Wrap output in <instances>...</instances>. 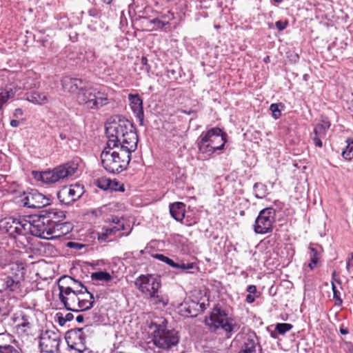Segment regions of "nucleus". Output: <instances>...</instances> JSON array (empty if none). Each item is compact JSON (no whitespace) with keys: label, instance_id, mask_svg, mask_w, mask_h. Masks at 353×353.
<instances>
[{"label":"nucleus","instance_id":"nucleus-1","mask_svg":"<svg viewBox=\"0 0 353 353\" xmlns=\"http://www.w3.org/2000/svg\"><path fill=\"white\" fill-rule=\"evenodd\" d=\"M105 133L108 139V148L120 146L130 150L137 148L138 136L133 124L125 118L119 117L105 125Z\"/></svg>","mask_w":353,"mask_h":353},{"label":"nucleus","instance_id":"nucleus-2","mask_svg":"<svg viewBox=\"0 0 353 353\" xmlns=\"http://www.w3.org/2000/svg\"><path fill=\"white\" fill-rule=\"evenodd\" d=\"M168 321L161 319L157 322L152 323L150 328L152 330V343L159 353L168 351L176 347L179 342L180 337L177 331L167 327Z\"/></svg>","mask_w":353,"mask_h":353},{"label":"nucleus","instance_id":"nucleus-3","mask_svg":"<svg viewBox=\"0 0 353 353\" xmlns=\"http://www.w3.org/2000/svg\"><path fill=\"white\" fill-rule=\"evenodd\" d=\"M134 150L115 146L105 147L101 154L103 168L110 173H120L125 170L131 159V153Z\"/></svg>","mask_w":353,"mask_h":353},{"label":"nucleus","instance_id":"nucleus-4","mask_svg":"<svg viewBox=\"0 0 353 353\" xmlns=\"http://www.w3.org/2000/svg\"><path fill=\"white\" fill-rule=\"evenodd\" d=\"M205 323L211 332L220 334L219 331H222L228 339L240 329V325L228 317L226 311L218 305L213 307L209 317L205 318Z\"/></svg>","mask_w":353,"mask_h":353},{"label":"nucleus","instance_id":"nucleus-5","mask_svg":"<svg viewBox=\"0 0 353 353\" xmlns=\"http://www.w3.org/2000/svg\"><path fill=\"white\" fill-rule=\"evenodd\" d=\"M65 212L54 208L41 211L39 215L32 216V235L47 240L52 239L53 219H64Z\"/></svg>","mask_w":353,"mask_h":353},{"label":"nucleus","instance_id":"nucleus-6","mask_svg":"<svg viewBox=\"0 0 353 353\" xmlns=\"http://www.w3.org/2000/svg\"><path fill=\"white\" fill-rule=\"evenodd\" d=\"M77 99L90 110H97L109 103L108 94L90 85H84L81 91L77 93Z\"/></svg>","mask_w":353,"mask_h":353},{"label":"nucleus","instance_id":"nucleus-7","mask_svg":"<svg viewBox=\"0 0 353 353\" xmlns=\"http://www.w3.org/2000/svg\"><path fill=\"white\" fill-rule=\"evenodd\" d=\"M79 163L72 160L55 167L52 170L36 172L34 176L46 183H54L73 176L77 171Z\"/></svg>","mask_w":353,"mask_h":353},{"label":"nucleus","instance_id":"nucleus-8","mask_svg":"<svg viewBox=\"0 0 353 353\" xmlns=\"http://www.w3.org/2000/svg\"><path fill=\"white\" fill-rule=\"evenodd\" d=\"M276 210L272 208L261 210L255 219L253 225L254 232L259 234L270 233L275 223Z\"/></svg>","mask_w":353,"mask_h":353},{"label":"nucleus","instance_id":"nucleus-9","mask_svg":"<svg viewBox=\"0 0 353 353\" xmlns=\"http://www.w3.org/2000/svg\"><path fill=\"white\" fill-rule=\"evenodd\" d=\"M134 285L142 294L152 295L161 287V276L157 274H141L135 279Z\"/></svg>","mask_w":353,"mask_h":353},{"label":"nucleus","instance_id":"nucleus-10","mask_svg":"<svg viewBox=\"0 0 353 353\" xmlns=\"http://www.w3.org/2000/svg\"><path fill=\"white\" fill-rule=\"evenodd\" d=\"M84 192V186L77 183L63 186L57 192V198L62 204L70 205L79 200Z\"/></svg>","mask_w":353,"mask_h":353},{"label":"nucleus","instance_id":"nucleus-11","mask_svg":"<svg viewBox=\"0 0 353 353\" xmlns=\"http://www.w3.org/2000/svg\"><path fill=\"white\" fill-rule=\"evenodd\" d=\"M59 298L64 305V307L69 311L79 312V290H71V288H66L63 284L59 283Z\"/></svg>","mask_w":353,"mask_h":353},{"label":"nucleus","instance_id":"nucleus-12","mask_svg":"<svg viewBox=\"0 0 353 353\" xmlns=\"http://www.w3.org/2000/svg\"><path fill=\"white\" fill-rule=\"evenodd\" d=\"M61 343L60 334L54 331L47 330L39 336V347L46 353H57Z\"/></svg>","mask_w":353,"mask_h":353},{"label":"nucleus","instance_id":"nucleus-13","mask_svg":"<svg viewBox=\"0 0 353 353\" xmlns=\"http://www.w3.org/2000/svg\"><path fill=\"white\" fill-rule=\"evenodd\" d=\"M21 202L24 207L40 208L49 205V199L37 190L32 189L23 193Z\"/></svg>","mask_w":353,"mask_h":353},{"label":"nucleus","instance_id":"nucleus-14","mask_svg":"<svg viewBox=\"0 0 353 353\" xmlns=\"http://www.w3.org/2000/svg\"><path fill=\"white\" fill-rule=\"evenodd\" d=\"M12 271H16L12 276H7L4 279L6 289L11 292H18L21 286V281L23 278V268H20L17 264H14L10 268Z\"/></svg>","mask_w":353,"mask_h":353},{"label":"nucleus","instance_id":"nucleus-15","mask_svg":"<svg viewBox=\"0 0 353 353\" xmlns=\"http://www.w3.org/2000/svg\"><path fill=\"white\" fill-rule=\"evenodd\" d=\"M14 321L16 323V332L19 336H27L30 334L33 325L32 317L30 315L21 312L19 316L14 318Z\"/></svg>","mask_w":353,"mask_h":353},{"label":"nucleus","instance_id":"nucleus-16","mask_svg":"<svg viewBox=\"0 0 353 353\" xmlns=\"http://www.w3.org/2000/svg\"><path fill=\"white\" fill-rule=\"evenodd\" d=\"M203 134L207 137L208 141L210 142L211 145L214 146L213 148L216 151L223 149L226 139L225 134L221 128H211L206 132H203Z\"/></svg>","mask_w":353,"mask_h":353},{"label":"nucleus","instance_id":"nucleus-17","mask_svg":"<svg viewBox=\"0 0 353 353\" xmlns=\"http://www.w3.org/2000/svg\"><path fill=\"white\" fill-rule=\"evenodd\" d=\"M261 347L254 332L245 335L239 353H261Z\"/></svg>","mask_w":353,"mask_h":353},{"label":"nucleus","instance_id":"nucleus-18","mask_svg":"<svg viewBox=\"0 0 353 353\" xmlns=\"http://www.w3.org/2000/svg\"><path fill=\"white\" fill-rule=\"evenodd\" d=\"M153 257L177 270L176 272V274L188 272V270L192 269L194 267V263H185L183 261L175 262L172 259H170L162 254H155L153 255Z\"/></svg>","mask_w":353,"mask_h":353},{"label":"nucleus","instance_id":"nucleus-19","mask_svg":"<svg viewBox=\"0 0 353 353\" xmlns=\"http://www.w3.org/2000/svg\"><path fill=\"white\" fill-rule=\"evenodd\" d=\"M330 127V122L327 119H323L321 122L316 124L314 128V136L312 141L316 147L321 148L323 143L321 139L326 136L327 131Z\"/></svg>","mask_w":353,"mask_h":353},{"label":"nucleus","instance_id":"nucleus-20","mask_svg":"<svg viewBox=\"0 0 353 353\" xmlns=\"http://www.w3.org/2000/svg\"><path fill=\"white\" fill-rule=\"evenodd\" d=\"M14 236L16 234L26 236L32 235V216L27 219L24 216L15 217Z\"/></svg>","mask_w":353,"mask_h":353},{"label":"nucleus","instance_id":"nucleus-21","mask_svg":"<svg viewBox=\"0 0 353 353\" xmlns=\"http://www.w3.org/2000/svg\"><path fill=\"white\" fill-rule=\"evenodd\" d=\"M201 306L193 301H185L178 306V313L185 318L195 317L199 314Z\"/></svg>","mask_w":353,"mask_h":353},{"label":"nucleus","instance_id":"nucleus-22","mask_svg":"<svg viewBox=\"0 0 353 353\" xmlns=\"http://www.w3.org/2000/svg\"><path fill=\"white\" fill-rule=\"evenodd\" d=\"M128 100L130 102V107L132 112L135 114L139 125H143L144 112L143 108V100L139 94H128Z\"/></svg>","mask_w":353,"mask_h":353},{"label":"nucleus","instance_id":"nucleus-23","mask_svg":"<svg viewBox=\"0 0 353 353\" xmlns=\"http://www.w3.org/2000/svg\"><path fill=\"white\" fill-rule=\"evenodd\" d=\"M61 219H53L52 239H59L69 234L73 229L70 222H61Z\"/></svg>","mask_w":353,"mask_h":353},{"label":"nucleus","instance_id":"nucleus-24","mask_svg":"<svg viewBox=\"0 0 353 353\" xmlns=\"http://www.w3.org/2000/svg\"><path fill=\"white\" fill-rule=\"evenodd\" d=\"M86 83L81 79L69 77H65L61 81L63 88L70 93L80 92Z\"/></svg>","mask_w":353,"mask_h":353},{"label":"nucleus","instance_id":"nucleus-25","mask_svg":"<svg viewBox=\"0 0 353 353\" xmlns=\"http://www.w3.org/2000/svg\"><path fill=\"white\" fill-rule=\"evenodd\" d=\"M79 312L85 311L91 309L94 306V297L92 293L85 288L83 291L79 292Z\"/></svg>","mask_w":353,"mask_h":353},{"label":"nucleus","instance_id":"nucleus-26","mask_svg":"<svg viewBox=\"0 0 353 353\" xmlns=\"http://www.w3.org/2000/svg\"><path fill=\"white\" fill-rule=\"evenodd\" d=\"M308 248L310 259L308 267L310 270H313L317 265L318 261L321 257L322 248L317 244L310 243Z\"/></svg>","mask_w":353,"mask_h":353},{"label":"nucleus","instance_id":"nucleus-27","mask_svg":"<svg viewBox=\"0 0 353 353\" xmlns=\"http://www.w3.org/2000/svg\"><path fill=\"white\" fill-rule=\"evenodd\" d=\"M123 225L113 226L112 228H103L101 232L98 233V241L99 242L109 241V238L115 236L117 232L123 230Z\"/></svg>","mask_w":353,"mask_h":353},{"label":"nucleus","instance_id":"nucleus-28","mask_svg":"<svg viewBox=\"0 0 353 353\" xmlns=\"http://www.w3.org/2000/svg\"><path fill=\"white\" fill-rule=\"evenodd\" d=\"M197 146L199 152L207 156H210L216 152L213 148L214 146L211 145L210 142L208 141L207 137L204 136L203 132H202L197 141Z\"/></svg>","mask_w":353,"mask_h":353},{"label":"nucleus","instance_id":"nucleus-29","mask_svg":"<svg viewBox=\"0 0 353 353\" xmlns=\"http://www.w3.org/2000/svg\"><path fill=\"white\" fill-rule=\"evenodd\" d=\"M185 204L181 202H176L170 205V213L176 221H181L185 217Z\"/></svg>","mask_w":353,"mask_h":353},{"label":"nucleus","instance_id":"nucleus-30","mask_svg":"<svg viewBox=\"0 0 353 353\" xmlns=\"http://www.w3.org/2000/svg\"><path fill=\"white\" fill-rule=\"evenodd\" d=\"M14 223L15 217L10 216L0 220V230L8 233L10 236L15 238L14 236Z\"/></svg>","mask_w":353,"mask_h":353},{"label":"nucleus","instance_id":"nucleus-31","mask_svg":"<svg viewBox=\"0 0 353 353\" xmlns=\"http://www.w3.org/2000/svg\"><path fill=\"white\" fill-rule=\"evenodd\" d=\"M26 99L35 104L43 105L48 102V97L44 92L33 91L26 94Z\"/></svg>","mask_w":353,"mask_h":353},{"label":"nucleus","instance_id":"nucleus-32","mask_svg":"<svg viewBox=\"0 0 353 353\" xmlns=\"http://www.w3.org/2000/svg\"><path fill=\"white\" fill-rule=\"evenodd\" d=\"M63 281H66V283L68 284V285L65 286L66 288H71V290H73L76 289V290H77L80 291L81 290V291H83L85 288H87V287L85 286L81 281L76 280L69 276H62L59 280V283L61 282L63 283Z\"/></svg>","mask_w":353,"mask_h":353},{"label":"nucleus","instance_id":"nucleus-33","mask_svg":"<svg viewBox=\"0 0 353 353\" xmlns=\"http://www.w3.org/2000/svg\"><path fill=\"white\" fill-rule=\"evenodd\" d=\"M347 145L342 152V157L346 160H351L353 159V141L352 139H347Z\"/></svg>","mask_w":353,"mask_h":353},{"label":"nucleus","instance_id":"nucleus-34","mask_svg":"<svg viewBox=\"0 0 353 353\" xmlns=\"http://www.w3.org/2000/svg\"><path fill=\"white\" fill-rule=\"evenodd\" d=\"M254 195L258 199L263 198L266 194L267 187L261 183H255L253 186Z\"/></svg>","mask_w":353,"mask_h":353},{"label":"nucleus","instance_id":"nucleus-35","mask_svg":"<svg viewBox=\"0 0 353 353\" xmlns=\"http://www.w3.org/2000/svg\"><path fill=\"white\" fill-rule=\"evenodd\" d=\"M14 94L15 92L11 88L9 90L6 89L0 92V110L8 99L14 97Z\"/></svg>","mask_w":353,"mask_h":353},{"label":"nucleus","instance_id":"nucleus-36","mask_svg":"<svg viewBox=\"0 0 353 353\" xmlns=\"http://www.w3.org/2000/svg\"><path fill=\"white\" fill-rule=\"evenodd\" d=\"M91 279L96 281H110L112 279V276L107 272L99 271L92 273Z\"/></svg>","mask_w":353,"mask_h":353},{"label":"nucleus","instance_id":"nucleus-37","mask_svg":"<svg viewBox=\"0 0 353 353\" xmlns=\"http://www.w3.org/2000/svg\"><path fill=\"white\" fill-rule=\"evenodd\" d=\"M150 299L154 300L156 304H161L163 306L167 305L168 303V299L166 296L159 294V291L154 292V294L148 296Z\"/></svg>","mask_w":353,"mask_h":353},{"label":"nucleus","instance_id":"nucleus-38","mask_svg":"<svg viewBox=\"0 0 353 353\" xmlns=\"http://www.w3.org/2000/svg\"><path fill=\"white\" fill-rule=\"evenodd\" d=\"M332 283V290L333 292V299L335 301V305L336 306H341L343 303V300L341 298V293L337 290L335 284L333 281H331Z\"/></svg>","mask_w":353,"mask_h":353},{"label":"nucleus","instance_id":"nucleus-39","mask_svg":"<svg viewBox=\"0 0 353 353\" xmlns=\"http://www.w3.org/2000/svg\"><path fill=\"white\" fill-rule=\"evenodd\" d=\"M0 353H21V350L18 347L11 345H0Z\"/></svg>","mask_w":353,"mask_h":353},{"label":"nucleus","instance_id":"nucleus-40","mask_svg":"<svg viewBox=\"0 0 353 353\" xmlns=\"http://www.w3.org/2000/svg\"><path fill=\"white\" fill-rule=\"evenodd\" d=\"M293 327V325L290 323H280L276 325L275 330L280 334H284L287 332L290 331Z\"/></svg>","mask_w":353,"mask_h":353},{"label":"nucleus","instance_id":"nucleus-41","mask_svg":"<svg viewBox=\"0 0 353 353\" xmlns=\"http://www.w3.org/2000/svg\"><path fill=\"white\" fill-rule=\"evenodd\" d=\"M111 181L107 178H100L97 180L96 185L99 188L106 190L109 189Z\"/></svg>","mask_w":353,"mask_h":353},{"label":"nucleus","instance_id":"nucleus-42","mask_svg":"<svg viewBox=\"0 0 353 353\" xmlns=\"http://www.w3.org/2000/svg\"><path fill=\"white\" fill-rule=\"evenodd\" d=\"M279 106L283 107L282 103H272L270 106V110L272 112V114L274 119H277L281 116V112L279 109Z\"/></svg>","mask_w":353,"mask_h":353},{"label":"nucleus","instance_id":"nucleus-43","mask_svg":"<svg viewBox=\"0 0 353 353\" xmlns=\"http://www.w3.org/2000/svg\"><path fill=\"white\" fill-rule=\"evenodd\" d=\"M108 190H114V191H119V192H124L125 188L123 187V184H121L118 181H111V184L110 185V188Z\"/></svg>","mask_w":353,"mask_h":353},{"label":"nucleus","instance_id":"nucleus-44","mask_svg":"<svg viewBox=\"0 0 353 353\" xmlns=\"http://www.w3.org/2000/svg\"><path fill=\"white\" fill-rule=\"evenodd\" d=\"M288 25V21H281L280 20V21H277L275 23V26L279 31H283V30H285L287 28Z\"/></svg>","mask_w":353,"mask_h":353},{"label":"nucleus","instance_id":"nucleus-45","mask_svg":"<svg viewBox=\"0 0 353 353\" xmlns=\"http://www.w3.org/2000/svg\"><path fill=\"white\" fill-rule=\"evenodd\" d=\"M55 321L58 322L60 326H63L66 321L61 312H57L55 315Z\"/></svg>","mask_w":353,"mask_h":353},{"label":"nucleus","instance_id":"nucleus-46","mask_svg":"<svg viewBox=\"0 0 353 353\" xmlns=\"http://www.w3.org/2000/svg\"><path fill=\"white\" fill-rule=\"evenodd\" d=\"M84 246L85 245L81 244V243H77V242H72V241L68 242V243H67V247L68 248H74V249H76V250H81Z\"/></svg>","mask_w":353,"mask_h":353},{"label":"nucleus","instance_id":"nucleus-47","mask_svg":"<svg viewBox=\"0 0 353 353\" xmlns=\"http://www.w3.org/2000/svg\"><path fill=\"white\" fill-rule=\"evenodd\" d=\"M88 14L94 18L99 19L100 17V11L95 8L88 10Z\"/></svg>","mask_w":353,"mask_h":353},{"label":"nucleus","instance_id":"nucleus-48","mask_svg":"<svg viewBox=\"0 0 353 353\" xmlns=\"http://www.w3.org/2000/svg\"><path fill=\"white\" fill-rule=\"evenodd\" d=\"M141 65L144 67V70L147 72H149L150 70V65L148 63V59L145 57H142L141 59Z\"/></svg>","mask_w":353,"mask_h":353},{"label":"nucleus","instance_id":"nucleus-49","mask_svg":"<svg viewBox=\"0 0 353 353\" xmlns=\"http://www.w3.org/2000/svg\"><path fill=\"white\" fill-rule=\"evenodd\" d=\"M110 221L115 224V226H120L121 225H124L123 221H122L121 219L118 216H112Z\"/></svg>","mask_w":353,"mask_h":353},{"label":"nucleus","instance_id":"nucleus-50","mask_svg":"<svg viewBox=\"0 0 353 353\" xmlns=\"http://www.w3.org/2000/svg\"><path fill=\"white\" fill-rule=\"evenodd\" d=\"M83 328H78L74 330H71L68 332L69 334H75L77 336H79V339L81 338Z\"/></svg>","mask_w":353,"mask_h":353},{"label":"nucleus","instance_id":"nucleus-51","mask_svg":"<svg viewBox=\"0 0 353 353\" xmlns=\"http://www.w3.org/2000/svg\"><path fill=\"white\" fill-rule=\"evenodd\" d=\"M247 292H249V294H255L257 292L256 287L254 285H250L247 287Z\"/></svg>","mask_w":353,"mask_h":353},{"label":"nucleus","instance_id":"nucleus-52","mask_svg":"<svg viewBox=\"0 0 353 353\" xmlns=\"http://www.w3.org/2000/svg\"><path fill=\"white\" fill-rule=\"evenodd\" d=\"M152 23L156 24L159 28H163V27H164L166 25V23L165 22L161 21H160L158 19H154L152 21Z\"/></svg>","mask_w":353,"mask_h":353},{"label":"nucleus","instance_id":"nucleus-53","mask_svg":"<svg viewBox=\"0 0 353 353\" xmlns=\"http://www.w3.org/2000/svg\"><path fill=\"white\" fill-rule=\"evenodd\" d=\"M350 267H353V252L351 253L350 257L347 263L346 268L347 271H350Z\"/></svg>","mask_w":353,"mask_h":353},{"label":"nucleus","instance_id":"nucleus-54","mask_svg":"<svg viewBox=\"0 0 353 353\" xmlns=\"http://www.w3.org/2000/svg\"><path fill=\"white\" fill-rule=\"evenodd\" d=\"M336 272L335 270H334L332 274V281H333L334 283L336 282L339 285H341V280L339 278H337V279L336 278Z\"/></svg>","mask_w":353,"mask_h":353},{"label":"nucleus","instance_id":"nucleus-55","mask_svg":"<svg viewBox=\"0 0 353 353\" xmlns=\"http://www.w3.org/2000/svg\"><path fill=\"white\" fill-rule=\"evenodd\" d=\"M245 301L249 303H252L255 301V298L252 294H248L246 296Z\"/></svg>","mask_w":353,"mask_h":353},{"label":"nucleus","instance_id":"nucleus-56","mask_svg":"<svg viewBox=\"0 0 353 353\" xmlns=\"http://www.w3.org/2000/svg\"><path fill=\"white\" fill-rule=\"evenodd\" d=\"M20 121L19 120L12 119L10 121V125L13 128H17L19 125Z\"/></svg>","mask_w":353,"mask_h":353},{"label":"nucleus","instance_id":"nucleus-57","mask_svg":"<svg viewBox=\"0 0 353 353\" xmlns=\"http://www.w3.org/2000/svg\"><path fill=\"white\" fill-rule=\"evenodd\" d=\"M64 317L66 322L71 321L74 318V315L72 313H68Z\"/></svg>","mask_w":353,"mask_h":353},{"label":"nucleus","instance_id":"nucleus-58","mask_svg":"<svg viewBox=\"0 0 353 353\" xmlns=\"http://www.w3.org/2000/svg\"><path fill=\"white\" fill-rule=\"evenodd\" d=\"M31 79L30 78L27 79L26 82L24 83V87L26 89H31L33 88L32 85V84H30L29 85V81H30Z\"/></svg>","mask_w":353,"mask_h":353},{"label":"nucleus","instance_id":"nucleus-59","mask_svg":"<svg viewBox=\"0 0 353 353\" xmlns=\"http://www.w3.org/2000/svg\"><path fill=\"white\" fill-rule=\"evenodd\" d=\"M76 321L78 322V323H83V321H84V317L83 315H79L77 316L76 318Z\"/></svg>","mask_w":353,"mask_h":353},{"label":"nucleus","instance_id":"nucleus-60","mask_svg":"<svg viewBox=\"0 0 353 353\" xmlns=\"http://www.w3.org/2000/svg\"><path fill=\"white\" fill-rule=\"evenodd\" d=\"M340 332H341L342 334H347L348 333V331H347L346 329L341 328V329H340Z\"/></svg>","mask_w":353,"mask_h":353},{"label":"nucleus","instance_id":"nucleus-61","mask_svg":"<svg viewBox=\"0 0 353 353\" xmlns=\"http://www.w3.org/2000/svg\"><path fill=\"white\" fill-rule=\"evenodd\" d=\"M22 112H23L22 110L20 108L15 110V114H22Z\"/></svg>","mask_w":353,"mask_h":353},{"label":"nucleus","instance_id":"nucleus-62","mask_svg":"<svg viewBox=\"0 0 353 353\" xmlns=\"http://www.w3.org/2000/svg\"><path fill=\"white\" fill-rule=\"evenodd\" d=\"M75 350H77V351H78V352H84V353H92V351H88V352H87V350H86V349H85V350H84V351H81V350H79V349H75Z\"/></svg>","mask_w":353,"mask_h":353},{"label":"nucleus","instance_id":"nucleus-63","mask_svg":"<svg viewBox=\"0 0 353 353\" xmlns=\"http://www.w3.org/2000/svg\"><path fill=\"white\" fill-rule=\"evenodd\" d=\"M199 305L201 306V307H200V308H201V310H199V312H203V311H204V310H205L204 304H203V303H201V304H199Z\"/></svg>","mask_w":353,"mask_h":353},{"label":"nucleus","instance_id":"nucleus-64","mask_svg":"<svg viewBox=\"0 0 353 353\" xmlns=\"http://www.w3.org/2000/svg\"><path fill=\"white\" fill-rule=\"evenodd\" d=\"M101 1L106 4H110L112 1V0H101Z\"/></svg>","mask_w":353,"mask_h":353}]
</instances>
